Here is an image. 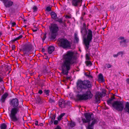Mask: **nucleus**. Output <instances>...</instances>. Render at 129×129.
Instances as JSON below:
<instances>
[{
	"label": "nucleus",
	"mask_w": 129,
	"mask_h": 129,
	"mask_svg": "<svg viewBox=\"0 0 129 129\" xmlns=\"http://www.w3.org/2000/svg\"><path fill=\"white\" fill-rule=\"evenodd\" d=\"M51 18L54 20H55L57 17L56 14L54 12H52L50 14Z\"/></svg>",
	"instance_id": "nucleus-18"
},
{
	"label": "nucleus",
	"mask_w": 129,
	"mask_h": 129,
	"mask_svg": "<svg viewBox=\"0 0 129 129\" xmlns=\"http://www.w3.org/2000/svg\"><path fill=\"white\" fill-rule=\"evenodd\" d=\"M66 103L65 106L66 105L70 106L71 105V102L70 101H65Z\"/></svg>",
	"instance_id": "nucleus-30"
},
{
	"label": "nucleus",
	"mask_w": 129,
	"mask_h": 129,
	"mask_svg": "<svg viewBox=\"0 0 129 129\" xmlns=\"http://www.w3.org/2000/svg\"><path fill=\"white\" fill-rule=\"evenodd\" d=\"M84 7H83V8H84V7L85 8L86 7L85 6V4L84 5Z\"/></svg>",
	"instance_id": "nucleus-62"
},
{
	"label": "nucleus",
	"mask_w": 129,
	"mask_h": 129,
	"mask_svg": "<svg viewBox=\"0 0 129 129\" xmlns=\"http://www.w3.org/2000/svg\"><path fill=\"white\" fill-rule=\"evenodd\" d=\"M98 120L96 119H94L93 120L91 124H88L87 128L88 129H93V125L95 123H97L98 121Z\"/></svg>",
	"instance_id": "nucleus-13"
},
{
	"label": "nucleus",
	"mask_w": 129,
	"mask_h": 129,
	"mask_svg": "<svg viewBox=\"0 0 129 129\" xmlns=\"http://www.w3.org/2000/svg\"><path fill=\"white\" fill-rule=\"evenodd\" d=\"M55 20L57 22H58L60 23H63L62 19V18H58L57 17Z\"/></svg>",
	"instance_id": "nucleus-22"
},
{
	"label": "nucleus",
	"mask_w": 129,
	"mask_h": 129,
	"mask_svg": "<svg viewBox=\"0 0 129 129\" xmlns=\"http://www.w3.org/2000/svg\"><path fill=\"white\" fill-rule=\"evenodd\" d=\"M81 33L83 38L85 48L86 50H88L90 47V43L92 39V31L90 29L87 30L86 24L83 23V26L81 28Z\"/></svg>",
	"instance_id": "nucleus-3"
},
{
	"label": "nucleus",
	"mask_w": 129,
	"mask_h": 129,
	"mask_svg": "<svg viewBox=\"0 0 129 129\" xmlns=\"http://www.w3.org/2000/svg\"><path fill=\"white\" fill-rule=\"evenodd\" d=\"M104 94V96L106 93L103 92H98L95 96V100H94V103H99L100 102L101 97H102Z\"/></svg>",
	"instance_id": "nucleus-9"
},
{
	"label": "nucleus",
	"mask_w": 129,
	"mask_h": 129,
	"mask_svg": "<svg viewBox=\"0 0 129 129\" xmlns=\"http://www.w3.org/2000/svg\"><path fill=\"white\" fill-rule=\"evenodd\" d=\"M38 121H36L35 122V124L36 125H38Z\"/></svg>",
	"instance_id": "nucleus-49"
},
{
	"label": "nucleus",
	"mask_w": 129,
	"mask_h": 129,
	"mask_svg": "<svg viewBox=\"0 0 129 129\" xmlns=\"http://www.w3.org/2000/svg\"><path fill=\"white\" fill-rule=\"evenodd\" d=\"M124 38V37H119V39L120 40L123 39Z\"/></svg>",
	"instance_id": "nucleus-51"
},
{
	"label": "nucleus",
	"mask_w": 129,
	"mask_h": 129,
	"mask_svg": "<svg viewBox=\"0 0 129 129\" xmlns=\"http://www.w3.org/2000/svg\"><path fill=\"white\" fill-rule=\"evenodd\" d=\"M2 33L1 32H0V37H1V36L2 35Z\"/></svg>",
	"instance_id": "nucleus-59"
},
{
	"label": "nucleus",
	"mask_w": 129,
	"mask_h": 129,
	"mask_svg": "<svg viewBox=\"0 0 129 129\" xmlns=\"http://www.w3.org/2000/svg\"><path fill=\"white\" fill-rule=\"evenodd\" d=\"M27 20H26L24 19L23 20L24 22H25Z\"/></svg>",
	"instance_id": "nucleus-61"
},
{
	"label": "nucleus",
	"mask_w": 129,
	"mask_h": 129,
	"mask_svg": "<svg viewBox=\"0 0 129 129\" xmlns=\"http://www.w3.org/2000/svg\"><path fill=\"white\" fill-rule=\"evenodd\" d=\"M4 4L6 8H9L12 6L13 4V2L9 0H0Z\"/></svg>",
	"instance_id": "nucleus-12"
},
{
	"label": "nucleus",
	"mask_w": 129,
	"mask_h": 129,
	"mask_svg": "<svg viewBox=\"0 0 129 129\" xmlns=\"http://www.w3.org/2000/svg\"><path fill=\"white\" fill-rule=\"evenodd\" d=\"M36 101L38 104H39L41 103V99L39 96L37 97Z\"/></svg>",
	"instance_id": "nucleus-25"
},
{
	"label": "nucleus",
	"mask_w": 129,
	"mask_h": 129,
	"mask_svg": "<svg viewBox=\"0 0 129 129\" xmlns=\"http://www.w3.org/2000/svg\"><path fill=\"white\" fill-rule=\"evenodd\" d=\"M10 104L14 107L11 110L9 116L12 121L13 122H18L19 120V118L16 114L19 111L20 106H18L19 102L16 98L13 99L11 101Z\"/></svg>",
	"instance_id": "nucleus-4"
},
{
	"label": "nucleus",
	"mask_w": 129,
	"mask_h": 129,
	"mask_svg": "<svg viewBox=\"0 0 129 129\" xmlns=\"http://www.w3.org/2000/svg\"><path fill=\"white\" fill-rule=\"evenodd\" d=\"M16 23L15 22H13L11 23L12 26H14L16 25Z\"/></svg>",
	"instance_id": "nucleus-45"
},
{
	"label": "nucleus",
	"mask_w": 129,
	"mask_h": 129,
	"mask_svg": "<svg viewBox=\"0 0 129 129\" xmlns=\"http://www.w3.org/2000/svg\"><path fill=\"white\" fill-rule=\"evenodd\" d=\"M3 81V80L2 79V78L1 77L0 78V82H1L2 81Z\"/></svg>",
	"instance_id": "nucleus-53"
},
{
	"label": "nucleus",
	"mask_w": 129,
	"mask_h": 129,
	"mask_svg": "<svg viewBox=\"0 0 129 129\" xmlns=\"http://www.w3.org/2000/svg\"><path fill=\"white\" fill-rule=\"evenodd\" d=\"M15 45H13L12 46V49L13 50H14V49L15 48Z\"/></svg>",
	"instance_id": "nucleus-42"
},
{
	"label": "nucleus",
	"mask_w": 129,
	"mask_h": 129,
	"mask_svg": "<svg viewBox=\"0 0 129 129\" xmlns=\"http://www.w3.org/2000/svg\"><path fill=\"white\" fill-rule=\"evenodd\" d=\"M40 85L42 89L43 87L45 85L44 82H40Z\"/></svg>",
	"instance_id": "nucleus-32"
},
{
	"label": "nucleus",
	"mask_w": 129,
	"mask_h": 129,
	"mask_svg": "<svg viewBox=\"0 0 129 129\" xmlns=\"http://www.w3.org/2000/svg\"><path fill=\"white\" fill-rule=\"evenodd\" d=\"M66 17H68L69 18H70V16H66Z\"/></svg>",
	"instance_id": "nucleus-60"
},
{
	"label": "nucleus",
	"mask_w": 129,
	"mask_h": 129,
	"mask_svg": "<svg viewBox=\"0 0 129 129\" xmlns=\"http://www.w3.org/2000/svg\"><path fill=\"white\" fill-rule=\"evenodd\" d=\"M49 102L50 103H54L55 102V101L54 99H52L51 98H50L49 100Z\"/></svg>",
	"instance_id": "nucleus-31"
},
{
	"label": "nucleus",
	"mask_w": 129,
	"mask_h": 129,
	"mask_svg": "<svg viewBox=\"0 0 129 129\" xmlns=\"http://www.w3.org/2000/svg\"><path fill=\"white\" fill-rule=\"evenodd\" d=\"M54 47L52 46H50L48 48V52L49 54H51L54 51Z\"/></svg>",
	"instance_id": "nucleus-16"
},
{
	"label": "nucleus",
	"mask_w": 129,
	"mask_h": 129,
	"mask_svg": "<svg viewBox=\"0 0 129 129\" xmlns=\"http://www.w3.org/2000/svg\"><path fill=\"white\" fill-rule=\"evenodd\" d=\"M65 114V113H62L60 115V116L61 117H62L63 116H64V115Z\"/></svg>",
	"instance_id": "nucleus-46"
},
{
	"label": "nucleus",
	"mask_w": 129,
	"mask_h": 129,
	"mask_svg": "<svg viewBox=\"0 0 129 129\" xmlns=\"http://www.w3.org/2000/svg\"><path fill=\"white\" fill-rule=\"evenodd\" d=\"M38 93L40 94H41L43 93V91L41 90H40L38 92Z\"/></svg>",
	"instance_id": "nucleus-44"
},
{
	"label": "nucleus",
	"mask_w": 129,
	"mask_h": 129,
	"mask_svg": "<svg viewBox=\"0 0 129 129\" xmlns=\"http://www.w3.org/2000/svg\"><path fill=\"white\" fill-rule=\"evenodd\" d=\"M46 10L48 12H49L51 10V7L49 6L47 7L46 9Z\"/></svg>",
	"instance_id": "nucleus-29"
},
{
	"label": "nucleus",
	"mask_w": 129,
	"mask_h": 129,
	"mask_svg": "<svg viewBox=\"0 0 129 129\" xmlns=\"http://www.w3.org/2000/svg\"><path fill=\"white\" fill-rule=\"evenodd\" d=\"M114 97H112L107 101L108 105L112 104V106L118 111H122L124 108L123 103L120 101H116L112 103Z\"/></svg>",
	"instance_id": "nucleus-6"
},
{
	"label": "nucleus",
	"mask_w": 129,
	"mask_h": 129,
	"mask_svg": "<svg viewBox=\"0 0 129 129\" xmlns=\"http://www.w3.org/2000/svg\"><path fill=\"white\" fill-rule=\"evenodd\" d=\"M107 67L108 68H109L111 67L112 66L110 64H107L106 65Z\"/></svg>",
	"instance_id": "nucleus-36"
},
{
	"label": "nucleus",
	"mask_w": 129,
	"mask_h": 129,
	"mask_svg": "<svg viewBox=\"0 0 129 129\" xmlns=\"http://www.w3.org/2000/svg\"><path fill=\"white\" fill-rule=\"evenodd\" d=\"M43 72L45 74L47 73L48 72H47V69H44L43 70Z\"/></svg>",
	"instance_id": "nucleus-40"
},
{
	"label": "nucleus",
	"mask_w": 129,
	"mask_h": 129,
	"mask_svg": "<svg viewBox=\"0 0 129 129\" xmlns=\"http://www.w3.org/2000/svg\"><path fill=\"white\" fill-rule=\"evenodd\" d=\"M128 63L129 66V61L128 62Z\"/></svg>",
	"instance_id": "nucleus-64"
},
{
	"label": "nucleus",
	"mask_w": 129,
	"mask_h": 129,
	"mask_svg": "<svg viewBox=\"0 0 129 129\" xmlns=\"http://www.w3.org/2000/svg\"><path fill=\"white\" fill-rule=\"evenodd\" d=\"M14 6L17 7V5L16 4H14Z\"/></svg>",
	"instance_id": "nucleus-58"
},
{
	"label": "nucleus",
	"mask_w": 129,
	"mask_h": 129,
	"mask_svg": "<svg viewBox=\"0 0 129 129\" xmlns=\"http://www.w3.org/2000/svg\"><path fill=\"white\" fill-rule=\"evenodd\" d=\"M42 51L43 52H44L45 51V49L44 48H42Z\"/></svg>",
	"instance_id": "nucleus-55"
},
{
	"label": "nucleus",
	"mask_w": 129,
	"mask_h": 129,
	"mask_svg": "<svg viewBox=\"0 0 129 129\" xmlns=\"http://www.w3.org/2000/svg\"><path fill=\"white\" fill-rule=\"evenodd\" d=\"M99 80L101 81V82H103L104 81V77L101 74H100L99 75Z\"/></svg>",
	"instance_id": "nucleus-19"
},
{
	"label": "nucleus",
	"mask_w": 129,
	"mask_h": 129,
	"mask_svg": "<svg viewBox=\"0 0 129 129\" xmlns=\"http://www.w3.org/2000/svg\"><path fill=\"white\" fill-rule=\"evenodd\" d=\"M46 35H45L44 36V37L42 39V40H43V41H44L45 40V39H46Z\"/></svg>",
	"instance_id": "nucleus-48"
},
{
	"label": "nucleus",
	"mask_w": 129,
	"mask_h": 129,
	"mask_svg": "<svg viewBox=\"0 0 129 129\" xmlns=\"http://www.w3.org/2000/svg\"><path fill=\"white\" fill-rule=\"evenodd\" d=\"M76 60L74 53L72 51H69L66 54L64 55L61 64L62 73L67 75L69 71L71 69V65L75 63Z\"/></svg>",
	"instance_id": "nucleus-2"
},
{
	"label": "nucleus",
	"mask_w": 129,
	"mask_h": 129,
	"mask_svg": "<svg viewBox=\"0 0 129 129\" xmlns=\"http://www.w3.org/2000/svg\"><path fill=\"white\" fill-rule=\"evenodd\" d=\"M118 55H118V54L117 53L116 54H114L113 55V56L114 57H117V56H118Z\"/></svg>",
	"instance_id": "nucleus-47"
},
{
	"label": "nucleus",
	"mask_w": 129,
	"mask_h": 129,
	"mask_svg": "<svg viewBox=\"0 0 129 129\" xmlns=\"http://www.w3.org/2000/svg\"><path fill=\"white\" fill-rule=\"evenodd\" d=\"M0 127L1 129H6L7 127V125L4 123L1 124Z\"/></svg>",
	"instance_id": "nucleus-21"
},
{
	"label": "nucleus",
	"mask_w": 129,
	"mask_h": 129,
	"mask_svg": "<svg viewBox=\"0 0 129 129\" xmlns=\"http://www.w3.org/2000/svg\"><path fill=\"white\" fill-rule=\"evenodd\" d=\"M75 125V122L73 121H71L69 124L71 128H73L74 127Z\"/></svg>",
	"instance_id": "nucleus-23"
},
{
	"label": "nucleus",
	"mask_w": 129,
	"mask_h": 129,
	"mask_svg": "<svg viewBox=\"0 0 129 129\" xmlns=\"http://www.w3.org/2000/svg\"><path fill=\"white\" fill-rule=\"evenodd\" d=\"M92 64L91 62L90 61H88L86 62V65L87 66H91Z\"/></svg>",
	"instance_id": "nucleus-28"
},
{
	"label": "nucleus",
	"mask_w": 129,
	"mask_h": 129,
	"mask_svg": "<svg viewBox=\"0 0 129 129\" xmlns=\"http://www.w3.org/2000/svg\"><path fill=\"white\" fill-rule=\"evenodd\" d=\"M126 40H125L124 39L123 40H121L120 42V43L121 44V43H124V44H125V43L126 42Z\"/></svg>",
	"instance_id": "nucleus-37"
},
{
	"label": "nucleus",
	"mask_w": 129,
	"mask_h": 129,
	"mask_svg": "<svg viewBox=\"0 0 129 129\" xmlns=\"http://www.w3.org/2000/svg\"><path fill=\"white\" fill-rule=\"evenodd\" d=\"M44 93L47 96H49V93L50 91L49 90H44Z\"/></svg>",
	"instance_id": "nucleus-24"
},
{
	"label": "nucleus",
	"mask_w": 129,
	"mask_h": 129,
	"mask_svg": "<svg viewBox=\"0 0 129 129\" xmlns=\"http://www.w3.org/2000/svg\"><path fill=\"white\" fill-rule=\"evenodd\" d=\"M22 37L23 36L22 35H20L18 37L15 38H14V39L12 40L11 41L12 42H14L15 41H16L17 40H19L21 38H22Z\"/></svg>",
	"instance_id": "nucleus-20"
},
{
	"label": "nucleus",
	"mask_w": 129,
	"mask_h": 129,
	"mask_svg": "<svg viewBox=\"0 0 129 129\" xmlns=\"http://www.w3.org/2000/svg\"><path fill=\"white\" fill-rule=\"evenodd\" d=\"M58 104L60 107L61 108H65V102L63 99H62L59 100Z\"/></svg>",
	"instance_id": "nucleus-14"
},
{
	"label": "nucleus",
	"mask_w": 129,
	"mask_h": 129,
	"mask_svg": "<svg viewBox=\"0 0 129 129\" xmlns=\"http://www.w3.org/2000/svg\"><path fill=\"white\" fill-rule=\"evenodd\" d=\"M42 75L41 74H39V75L38 76V79H40V78L39 77L41 76Z\"/></svg>",
	"instance_id": "nucleus-54"
},
{
	"label": "nucleus",
	"mask_w": 129,
	"mask_h": 129,
	"mask_svg": "<svg viewBox=\"0 0 129 129\" xmlns=\"http://www.w3.org/2000/svg\"><path fill=\"white\" fill-rule=\"evenodd\" d=\"M58 121L57 120H55L54 121V125H57L58 123Z\"/></svg>",
	"instance_id": "nucleus-39"
},
{
	"label": "nucleus",
	"mask_w": 129,
	"mask_h": 129,
	"mask_svg": "<svg viewBox=\"0 0 129 129\" xmlns=\"http://www.w3.org/2000/svg\"><path fill=\"white\" fill-rule=\"evenodd\" d=\"M84 116L85 119H82L83 123H88L91 120H93L94 118L93 114L92 113H85Z\"/></svg>",
	"instance_id": "nucleus-8"
},
{
	"label": "nucleus",
	"mask_w": 129,
	"mask_h": 129,
	"mask_svg": "<svg viewBox=\"0 0 129 129\" xmlns=\"http://www.w3.org/2000/svg\"><path fill=\"white\" fill-rule=\"evenodd\" d=\"M123 53L124 52L123 51H120L118 53V55H119L120 54H122V55H123Z\"/></svg>",
	"instance_id": "nucleus-38"
},
{
	"label": "nucleus",
	"mask_w": 129,
	"mask_h": 129,
	"mask_svg": "<svg viewBox=\"0 0 129 129\" xmlns=\"http://www.w3.org/2000/svg\"><path fill=\"white\" fill-rule=\"evenodd\" d=\"M62 117L60 115L57 118V119L58 120L60 121L61 120Z\"/></svg>",
	"instance_id": "nucleus-43"
},
{
	"label": "nucleus",
	"mask_w": 129,
	"mask_h": 129,
	"mask_svg": "<svg viewBox=\"0 0 129 129\" xmlns=\"http://www.w3.org/2000/svg\"><path fill=\"white\" fill-rule=\"evenodd\" d=\"M126 81L127 83L129 84V78H127L126 80Z\"/></svg>",
	"instance_id": "nucleus-50"
},
{
	"label": "nucleus",
	"mask_w": 129,
	"mask_h": 129,
	"mask_svg": "<svg viewBox=\"0 0 129 129\" xmlns=\"http://www.w3.org/2000/svg\"><path fill=\"white\" fill-rule=\"evenodd\" d=\"M70 77H68L67 78L68 79H70Z\"/></svg>",
	"instance_id": "nucleus-63"
},
{
	"label": "nucleus",
	"mask_w": 129,
	"mask_h": 129,
	"mask_svg": "<svg viewBox=\"0 0 129 129\" xmlns=\"http://www.w3.org/2000/svg\"><path fill=\"white\" fill-rule=\"evenodd\" d=\"M76 84L78 92L79 93L80 92L83 93L84 90L88 89L85 93L82 95L78 94L77 95L76 98L77 100H85L92 98L93 95L90 89V88L91 87V82L89 80H84L82 81L79 80Z\"/></svg>",
	"instance_id": "nucleus-1"
},
{
	"label": "nucleus",
	"mask_w": 129,
	"mask_h": 129,
	"mask_svg": "<svg viewBox=\"0 0 129 129\" xmlns=\"http://www.w3.org/2000/svg\"><path fill=\"white\" fill-rule=\"evenodd\" d=\"M120 46L122 47H126V45L125 44H124V43H120Z\"/></svg>",
	"instance_id": "nucleus-34"
},
{
	"label": "nucleus",
	"mask_w": 129,
	"mask_h": 129,
	"mask_svg": "<svg viewBox=\"0 0 129 129\" xmlns=\"http://www.w3.org/2000/svg\"><path fill=\"white\" fill-rule=\"evenodd\" d=\"M49 28L50 30L49 38L51 40H53L56 38L59 30V27L57 24L53 23L51 24Z\"/></svg>",
	"instance_id": "nucleus-5"
},
{
	"label": "nucleus",
	"mask_w": 129,
	"mask_h": 129,
	"mask_svg": "<svg viewBox=\"0 0 129 129\" xmlns=\"http://www.w3.org/2000/svg\"><path fill=\"white\" fill-rule=\"evenodd\" d=\"M75 39L76 41L77 42H78L79 40V38L78 37V35L77 34L75 33Z\"/></svg>",
	"instance_id": "nucleus-26"
},
{
	"label": "nucleus",
	"mask_w": 129,
	"mask_h": 129,
	"mask_svg": "<svg viewBox=\"0 0 129 129\" xmlns=\"http://www.w3.org/2000/svg\"><path fill=\"white\" fill-rule=\"evenodd\" d=\"M43 124L42 123H40V124L38 125H40L41 126H43Z\"/></svg>",
	"instance_id": "nucleus-52"
},
{
	"label": "nucleus",
	"mask_w": 129,
	"mask_h": 129,
	"mask_svg": "<svg viewBox=\"0 0 129 129\" xmlns=\"http://www.w3.org/2000/svg\"><path fill=\"white\" fill-rule=\"evenodd\" d=\"M56 117V116L55 115H53V116L51 118V122L52 123L53 122V121L55 119Z\"/></svg>",
	"instance_id": "nucleus-27"
},
{
	"label": "nucleus",
	"mask_w": 129,
	"mask_h": 129,
	"mask_svg": "<svg viewBox=\"0 0 129 129\" xmlns=\"http://www.w3.org/2000/svg\"><path fill=\"white\" fill-rule=\"evenodd\" d=\"M59 46L63 48H66L71 47L70 42L67 39L63 38L59 40Z\"/></svg>",
	"instance_id": "nucleus-7"
},
{
	"label": "nucleus",
	"mask_w": 129,
	"mask_h": 129,
	"mask_svg": "<svg viewBox=\"0 0 129 129\" xmlns=\"http://www.w3.org/2000/svg\"><path fill=\"white\" fill-rule=\"evenodd\" d=\"M33 9L34 10V12L36 11L37 10V8L36 6H34Z\"/></svg>",
	"instance_id": "nucleus-33"
},
{
	"label": "nucleus",
	"mask_w": 129,
	"mask_h": 129,
	"mask_svg": "<svg viewBox=\"0 0 129 129\" xmlns=\"http://www.w3.org/2000/svg\"><path fill=\"white\" fill-rule=\"evenodd\" d=\"M125 111L129 113V103L126 102L124 108H123Z\"/></svg>",
	"instance_id": "nucleus-17"
},
{
	"label": "nucleus",
	"mask_w": 129,
	"mask_h": 129,
	"mask_svg": "<svg viewBox=\"0 0 129 129\" xmlns=\"http://www.w3.org/2000/svg\"><path fill=\"white\" fill-rule=\"evenodd\" d=\"M8 95V94L7 92L5 93L3 95H2L0 101L2 103H4L6 100V98Z\"/></svg>",
	"instance_id": "nucleus-15"
},
{
	"label": "nucleus",
	"mask_w": 129,
	"mask_h": 129,
	"mask_svg": "<svg viewBox=\"0 0 129 129\" xmlns=\"http://www.w3.org/2000/svg\"><path fill=\"white\" fill-rule=\"evenodd\" d=\"M72 6L78 9L82 5V0H71Z\"/></svg>",
	"instance_id": "nucleus-10"
},
{
	"label": "nucleus",
	"mask_w": 129,
	"mask_h": 129,
	"mask_svg": "<svg viewBox=\"0 0 129 129\" xmlns=\"http://www.w3.org/2000/svg\"><path fill=\"white\" fill-rule=\"evenodd\" d=\"M31 46L30 45L27 44L25 45L23 48V50L25 54L27 55L31 49Z\"/></svg>",
	"instance_id": "nucleus-11"
},
{
	"label": "nucleus",
	"mask_w": 129,
	"mask_h": 129,
	"mask_svg": "<svg viewBox=\"0 0 129 129\" xmlns=\"http://www.w3.org/2000/svg\"><path fill=\"white\" fill-rule=\"evenodd\" d=\"M86 59L87 60H89L90 58L89 57V55L88 53L86 54Z\"/></svg>",
	"instance_id": "nucleus-35"
},
{
	"label": "nucleus",
	"mask_w": 129,
	"mask_h": 129,
	"mask_svg": "<svg viewBox=\"0 0 129 129\" xmlns=\"http://www.w3.org/2000/svg\"><path fill=\"white\" fill-rule=\"evenodd\" d=\"M85 75L86 76L88 77H92L89 74H87L86 73H85Z\"/></svg>",
	"instance_id": "nucleus-41"
},
{
	"label": "nucleus",
	"mask_w": 129,
	"mask_h": 129,
	"mask_svg": "<svg viewBox=\"0 0 129 129\" xmlns=\"http://www.w3.org/2000/svg\"><path fill=\"white\" fill-rule=\"evenodd\" d=\"M34 73H30V74L31 76H32V75H34Z\"/></svg>",
	"instance_id": "nucleus-57"
},
{
	"label": "nucleus",
	"mask_w": 129,
	"mask_h": 129,
	"mask_svg": "<svg viewBox=\"0 0 129 129\" xmlns=\"http://www.w3.org/2000/svg\"><path fill=\"white\" fill-rule=\"evenodd\" d=\"M33 32H35L37 31V29H33Z\"/></svg>",
	"instance_id": "nucleus-56"
}]
</instances>
